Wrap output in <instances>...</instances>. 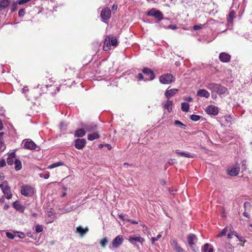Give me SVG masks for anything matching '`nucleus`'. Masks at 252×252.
<instances>
[{"instance_id": "nucleus-44", "label": "nucleus", "mask_w": 252, "mask_h": 252, "mask_svg": "<svg viewBox=\"0 0 252 252\" xmlns=\"http://www.w3.org/2000/svg\"><path fill=\"white\" fill-rule=\"evenodd\" d=\"M161 237V235L158 234L156 237H152L151 238V241L152 242V243L154 244L156 241H158Z\"/></svg>"}, {"instance_id": "nucleus-34", "label": "nucleus", "mask_w": 252, "mask_h": 252, "mask_svg": "<svg viewBox=\"0 0 252 252\" xmlns=\"http://www.w3.org/2000/svg\"><path fill=\"white\" fill-rule=\"evenodd\" d=\"M189 105L188 102H183L181 104L182 110H189Z\"/></svg>"}, {"instance_id": "nucleus-29", "label": "nucleus", "mask_w": 252, "mask_h": 252, "mask_svg": "<svg viewBox=\"0 0 252 252\" xmlns=\"http://www.w3.org/2000/svg\"><path fill=\"white\" fill-rule=\"evenodd\" d=\"M235 13L234 10H231L228 15L227 17V21L229 23L232 24L233 23V20L235 17Z\"/></svg>"}, {"instance_id": "nucleus-38", "label": "nucleus", "mask_w": 252, "mask_h": 252, "mask_svg": "<svg viewBox=\"0 0 252 252\" xmlns=\"http://www.w3.org/2000/svg\"><path fill=\"white\" fill-rule=\"evenodd\" d=\"M3 132H0V145H1L0 146V149H2V147H4V144H3Z\"/></svg>"}, {"instance_id": "nucleus-45", "label": "nucleus", "mask_w": 252, "mask_h": 252, "mask_svg": "<svg viewBox=\"0 0 252 252\" xmlns=\"http://www.w3.org/2000/svg\"><path fill=\"white\" fill-rule=\"evenodd\" d=\"M6 235L8 238L10 239H13L15 237V235L13 233L9 232H7L6 233Z\"/></svg>"}, {"instance_id": "nucleus-13", "label": "nucleus", "mask_w": 252, "mask_h": 252, "mask_svg": "<svg viewBox=\"0 0 252 252\" xmlns=\"http://www.w3.org/2000/svg\"><path fill=\"white\" fill-rule=\"evenodd\" d=\"M230 58V55L225 52L221 53L219 55V59L220 61L223 63H227L229 62Z\"/></svg>"}, {"instance_id": "nucleus-9", "label": "nucleus", "mask_w": 252, "mask_h": 252, "mask_svg": "<svg viewBox=\"0 0 252 252\" xmlns=\"http://www.w3.org/2000/svg\"><path fill=\"white\" fill-rule=\"evenodd\" d=\"M240 171V167L238 165H235L227 169V174L231 176H235L238 174Z\"/></svg>"}, {"instance_id": "nucleus-39", "label": "nucleus", "mask_w": 252, "mask_h": 252, "mask_svg": "<svg viewBox=\"0 0 252 252\" xmlns=\"http://www.w3.org/2000/svg\"><path fill=\"white\" fill-rule=\"evenodd\" d=\"M108 242V239L106 238H104L100 241V243L101 246L103 248L105 247Z\"/></svg>"}, {"instance_id": "nucleus-55", "label": "nucleus", "mask_w": 252, "mask_h": 252, "mask_svg": "<svg viewBox=\"0 0 252 252\" xmlns=\"http://www.w3.org/2000/svg\"><path fill=\"white\" fill-rule=\"evenodd\" d=\"M168 28L170 29L175 30L177 28V26L175 25H170Z\"/></svg>"}, {"instance_id": "nucleus-59", "label": "nucleus", "mask_w": 252, "mask_h": 252, "mask_svg": "<svg viewBox=\"0 0 252 252\" xmlns=\"http://www.w3.org/2000/svg\"><path fill=\"white\" fill-rule=\"evenodd\" d=\"M243 215H244V216L248 218H250V215H249V214L248 213H247L246 212H244L243 213Z\"/></svg>"}, {"instance_id": "nucleus-43", "label": "nucleus", "mask_w": 252, "mask_h": 252, "mask_svg": "<svg viewBox=\"0 0 252 252\" xmlns=\"http://www.w3.org/2000/svg\"><path fill=\"white\" fill-rule=\"evenodd\" d=\"M35 231L37 232H41L43 231V227L42 225H40L39 224H37L35 226Z\"/></svg>"}, {"instance_id": "nucleus-46", "label": "nucleus", "mask_w": 252, "mask_h": 252, "mask_svg": "<svg viewBox=\"0 0 252 252\" xmlns=\"http://www.w3.org/2000/svg\"><path fill=\"white\" fill-rule=\"evenodd\" d=\"M25 9H21L18 12V14L19 17H22L25 15Z\"/></svg>"}, {"instance_id": "nucleus-4", "label": "nucleus", "mask_w": 252, "mask_h": 252, "mask_svg": "<svg viewBox=\"0 0 252 252\" xmlns=\"http://www.w3.org/2000/svg\"><path fill=\"white\" fill-rule=\"evenodd\" d=\"M174 81L173 76L169 73L162 75L159 78L160 82L163 84H169Z\"/></svg>"}, {"instance_id": "nucleus-48", "label": "nucleus", "mask_w": 252, "mask_h": 252, "mask_svg": "<svg viewBox=\"0 0 252 252\" xmlns=\"http://www.w3.org/2000/svg\"><path fill=\"white\" fill-rule=\"evenodd\" d=\"M207 114L210 116H216L218 114L219 111H206Z\"/></svg>"}, {"instance_id": "nucleus-10", "label": "nucleus", "mask_w": 252, "mask_h": 252, "mask_svg": "<svg viewBox=\"0 0 252 252\" xmlns=\"http://www.w3.org/2000/svg\"><path fill=\"white\" fill-rule=\"evenodd\" d=\"M142 72L146 75V77H148L147 79L149 80H153L155 77L154 72L148 68H144L142 70Z\"/></svg>"}, {"instance_id": "nucleus-3", "label": "nucleus", "mask_w": 252, "mask_h": 252, "mask_svg": "<svg viewBox=\"0 0 252 252\" xmlns=\"http://www.w3.org/2000/svg\"><path fill=\"white\" fill-rule=\"evenodd\" d=\"M0 187L2 190L5 197L7 199H10L12 197V194L11 192L10 188L8 185L7 181H3L1 184H0Z\"/></svg>"}, {"instance_id": "nucleus-26", "label": "nucleus", "mask_w": 252, "mask_h": 252, "mask_svg": "<svg viewBox=\"0 0 252 252\" xmlns=\"http://www.w3.org/2000/svg\"><path fill=\"white\" fill-rule=\"evenodd\" d=\"M99 135L97 132H94L93 133L89 134L88 135V139L89 140L92 141L94 139L99 138Z\"/></svg>"}, {"instance_id": "nucleus-37", "label": "nucleus", "mask_w": 252, "mask_h": 252, "mask_svg": "<svg viewBox=\"0 0 252 252\" xmlns=\"http://www.w3.org/2000/svg\"><path fill=\"white\" fill-rule=\"evenodd\" d=\"M228 231V227H225L222 229L221 233L218 235V237H222L226 235V232Z\"/></svg>"}, {"instance_id": "nucleus-57", "label": "nucleus", "mask_w": 252, "mask_h": 252, "mask_svg": "<svg viewBox=\"0 0 252 252\" xmlns=\"http://www.w3.org/2000/svg\"><path fill=\"white\" fill-rule=\"evenodd\" d=\"M172 245H173V246L174 249H175L176 248H177V247L179 246L178 245L177 242V241H176V240H173V244H172Z\"/></svg>"}, {"instance_id": "nucleus-8", "label": "nucleus", "mask_w": 252, "mask_h": 252, "mask_svg": "<svg viewBox=\"0 0 252 252\" xmlns=\"http://www.w3.org/2000/svg\"><path fill=\"white\" fill-rule=\"evenodd\" d=\"M128 241L133 245H136L138 243L142 245L144 239L140 236L133 235L129 237Z\"/></svg>"}, {"instance_id": "nucleus-6", "label": "nucleus", "mask_w": 252, "mask_h": 252, "mask_svg": "<svg viewBox=\"0 0 252 252\" xmlns=\"http://www.w3.org/2000/svg\"><path fill=\"white\" fill-rule=\"evenodd\" d=\"M23 143L24 144V148L26 149L33 150L37 147L35 143L29 139L23 140Z\"/></svg>"}, {"instance_id": "nucleus-5", "label": "nucleus", "mask_w": 252, "mask_h": 252, "mask_svg": "<svg viewBox=\"0 0 252 252\" xmlns=\"http://www.w3.org/2000/svg\"><path fill=\"white\" fill-rule=\"evenodd\" d=\"M21 193L25 196H32L34 193V189L29 185H23L21 187Z\"/></svg>"}, {"instance_id": "nucleus-50", "label": "nucleus", "mask_w": 252, "mask_h": 252, "mask_svg": "<svg viewBox=\"0 0 252 252\" xmlns=\"http://www.w3.org/2000/svg\"><path fill=\"white\" fill-rule=\"evenodd\" d=\"M174 250L177 252H185L184 250L182 248H181L180 246L177 247V248H176Z\"/></svg>"}, {"instance_id": "nucleus-49", "label": "nucleus", "mask_w": 252, "mask_h": 252, "mask_svg": "<svg viewBox=\"0 0 252 252\" xmlns=\"http://www.w3.org/2000/svg\"><path fill=\"white\" fill-rule=\"evenodd\" d=\"M184 100H185L186 102H190L192 101V98L190 96H185L184 97Z\"/></svg>"}, {"instance_id": "nucleus-51", "label": "nucleus", "mask_w": 252, "mask_h": 252, "mask_svg": "<svg viewBox=\"0 0 252 252\" xmlns=\"http://www.w3.org/2000/svg\"><path fill=\"white\" fill-rule=\"evenodd\" d=\"M6 165V162L4 159L0 160V168Z\"/></svg>"}, {"instance_id": "nucleus-42", "label": "nucleus", "mask_w": 252, "mask_h": 252, "mask_svg": "<svg viewBox=\"0 0 252 252\" xmlns=\"http://www.w3.org/2000/svg\"><path fill=\"white\" fill-rule=\"evenodd\" d=\"M237 235L238 234L236 231H232L231 232L228 233V234H227V237L228 239H231L232 238V236L233 235L236 237Z\"/></svg>"}, {"instance_id": "nucleus-35", "label": "nucleus", "mask_w": 252, "mask_h": 252, "mask_svg": "<svg viewBox=\"0 0 252 252\" xmlns=\"http://www.w3.org/2000/svg\"><path fill=\"white\" fill-rule=\"evenodd\" d=\"M137 78L139 81L144 80V81H146L148 80L147 79L148 77H144V76L142 74V73H141L138 74V75L137 76Z\"/></svg>"}, {"instance_id": "nucleus-40", "label": "nucleus", "mask_w": 252, "mask_h": 252, "mask_svg": "<svg viewBox=\"0 0 252 252\" xmlns=\"http://www.w3.org/2000/svg\"><path fill=\"white\" fill-rule=\"evenodd\" d=\"M200 119V116L197 115H192L190 116V119L193 121H197Z\"/></svg>"}, {"instance_id": "nucleus-64", "label": "nucleus", "mask_w": 252, "mask_h": 252, "mask_svg": "<svg viewBox=\"0 0 252 252\" xmlns=\"http://www.w3.org/2000/svg\"><path fill=\"white\" fill-rule=\"evenodd\" d=\"M118 6L117 5L114 4L112 6L113 10H116L117 9Z\"/></svg>"}, {"instance_id": "nucleus-60", "label": "nucleus", "mask_w": 252, "mask_h": 252, "mask_svg": "<svg viewBox=\"0 0 252 252\" xmlns=\"http://www.w3.org/2000/svg\"><path fill=\"white\" fill-rule=\"evenodd\" d=\"M105 146L106 147H107V149H108V150H111V148H112L111 146L110 145L108 144H105Z\"/></svg>"}, {"instance_id": "nucleus-19", "label": "nucleus", "mask_w": 252, "mask_h": 252, "mask_svg": "<svg viewBox=\"0 0 252 252\" xmlns=\"http://www.w3.org/2000/svg\"><path fill=\"white\" fill-rule=\"evenodd\" d=\"M15 158V153H11L8 156L7 159V163L8 165H12L14 162V160Z\"/></svg>"}, {"instance_id": "nucleus-25", "label": "nucleus", "mask_w": 252, "mask_h": 252, "mask_svg": "<svg viewBox=\"0 0 252 252\" xmlns=\"http://www.w3.org/2000/svg\"><path fill=\"white\" fill-rule=\"evenodd\" d=\"M13 207L17 211H23L24 207L18 201H15L13 203Z\"/></svg>"}, {"instance_id": "nucleus-61", "label": "nucleus", "mask_w": 252, "mask_h": 252, "mask_svg": "<svg viewBox=\"0 0 252 252\" xmlns=\"http://www.w3.org/2000/svg\"><path fill=\"white\" fill-rule=\"evenodd\" d=\"M3 127V123L2 122V121L0 120V130L2 129Z\"/></svg>"}, {"instance_id": "nucleus-11", "label": "nucleus", "mask_w": 252, "mask_h": 252, "mask_svg": "<svg viewBox=\"0 0 252 252\" xmlns=\"http://www.w3.org/2000/svg\"><path fill=\"white\" fill-rule=\"evenodd\" d=\"M86 144V139H77L75 140V147L77 149H82L85 146Z\"/></svg>"}, {"instance_id": "nucleus-12", "label": "nucleus", "mask_w": 252, "mask_h": 252, "mask_svg": "<svg viewBox=\"0 0 252 252\" xmlns=\"http://www.w3.org/2000/svg\"><path fill=\"white\" fill-rule=\"evenodd\" d=\"M124 239L121 235L117 236L112 242V246L115 248H118L123 243Z\"/></svg>"}, {"instance_id": "nucleus-21", "label": "nucleus", "mask_w": 252, "mask_h": 252, "mask_svg": "<svg viewBox=\"0 0 252 252\" xmlns=\"http://www.w3.org/2000/svg\"><path fill=\"white\" fill-rule=\"evenodd\" d=\"M111 46H112V45L110 44V43L109 42V39L106 37L104 42L103 50L105 51H108L110 50Z\"/></svg>"}, {"instance_id": "nucleus-54", "label": "nucleus", "mask_w": 252, "mask_h": 252, "mask_svg": "<svg viewBox=\"0 0 252 252\" xmlns=\"http://www.w3.org/2000/svg\"><path fill=\"white\" fill-rule=\"evenodd\" d=\"M49 87L50 88H52V89H56V91L57 92H58L60 91V87H59L55 86H53L52 85L49 86Z\"/></svg>"}, {"instance_id": "nucleus-16", "label": "nucleus", "mask_w": 252, "mask_h": 252, "mask_svg": "<svg viewBox=\"0 0 252 252\" xmlns=\"http://www.w3.org/2000/svg\"><path fill=\"white\" fill-rule=\"evenodd\" d=\"M178 92V90L177 89H167L165 91L164 95L167 98H169L176 94Z\"/></svg>"}, {"instance_id": "nucleus-24", "label": "nucleus", "mask_w": 252, "mask_h": 252, "mask_svg": "<svg viewBox=\"0 0 252 252\" xmlns=\"http://www.w3.org/2000/svg\"><path fill=\"white\" fill-rule=\"evenodd\" d=\"M10 4L9 0H0V8L5 9Z\"/></svg>"}, {"instance_id": "nucleus-58", "label": "nucleus", "mask_w": 252, "mask_h": 252, "mask_svg": "<svg viewBox=\"0 0 252 252\" xmlns=\"http://www.w3.org/2000/svg\"><path fill=\"white\" fill-rule=\"evenodd\" d=\"M19 234L18 235V237L21 238H23L25 237V234L23 233V232H18Z\"/></svg>"}, {"instance_id": "nucleus-56", "label": "nucleus", "mask_w": 252, "mask_h": 252, "mask_svg": "<svg viewBox=\"0 0 252 252\" xmlns=\"http://www.w3.org/2000/svg\"><path fill=\"white\" fill-rule=\"evenodd\" d=\"M236 237L239 239V240L241 242H245V238L243 237L240 236L238 235H237Z\"/></svg>"}, {"instance_id": "nucleus-53", "label": "nucleus", "mask_w": 252, "mask_h": 252, "mask_svg": "<svg viewBox=\"0 0 252 252\" xmlns=\"http://www.w3.org/2000/svg\"><path fill=\"white\" fill-rule=\"evenodd\" d=\"M29 91V89H28V87L27 86H25L24 87V88L22 89V93L23 94H26L27 92Z\"/></svg>"}, {"instance_id": "nucleus-31", "label": "nucleus", "mask_w": 252, "mask_h": 252, "mask_svg": "<svg viewBox=\"0 0 252 252\" xmlns=\"http://www.w3.org/2000/svg\"><path fill=\"white\" fill-rule=\"evenodd\" d=\"M172 105H173L172 101L168 100L164 104L163 108L164 109H167V110H170L172 109Z\"/></svg>"}, {"instance_id": "nucleus-41", "label": "nucleus", "mask_w": 252, "mask_h": 252, "mask_svg": "<svg viewBox=\"0 0 252 252\" xmlns=\"http://www.w3.org/2000/svg\"><path fill=\"white\" fill-rule=\"evenodd\" d=\"M39 176L41 178H44L45 179H47L49 177V172H47V173H46L45 174L40 173V174H39Z\"/></svg>"}, {"instance_id": "nucleus-63", "label": "nucleus", "mask_w": 252, "mask_h": 252, "mask_svg": "<svg viewBox=\"0 0 252 252\" xmlns=\"http://www.w3.org/2000/svg\"><path fill=\"white\" fill-rule=\"evenodd\" d=\"M242 168L243 169H245L246 168V164H245V163H244V161H243V163L242 165Z\"/></svg>"}, {"instance_id": "nucleus-30", "label": "nucleus", "mask_w": 252, "mask_h": 252, "mask_svg": "<svg viewBox=\"0 0 252 252\" xmlns=\"http://www.w3.org/2000/svg\"><path fill=\"white\" fill-rule=\"evenodd\" d=\"M15 164V169L16 170L18 171L20 170L22 168V163L21 161L19 159H15L14 161Z\"/></svg>"}, {"instance_id": "nucleus-28", "label": "nucleus", "mask_w": 252, "mask_h": 252, "mask_svg": "<svg viewBox=\"0 0 252 252\" xmlns=\"http://www.w3.org/2000/svg\"><path fill=\"white\" fill-rule=\"evenodd\" d=\"M86 134V131L84 130V129H77L75 133V136L79 137H83L84 135H85Z\"/></svg>"}, {"instance_id": "nucleus-62", "label": "nucleus", "mask_w": 252, "mask_h": 252, "mask_svg": "<svg viewBox=\"0 0 252 252\" xmlns=\"http://www.w3.org/2000/svg\"><path fill=\"white\" fill-rule=\"evenodd\" d=\"M4 178V175L2 173L0 172V180H2Z\"/></svg>"}, {"instance_id": "nucleus-14", "label": "nucleus", "mask_w": 252, "mask_h": 252, "mask_svg": "<svg viewBox=\"0 0 252 252\" xmlns=\"http://www.w3.org/2000/svg\"><path fill=\"white\" fill-rule=\"evenodd\" d=\"M88 231L89 228L88 227L84 228L82 226H79L76 227V232L79 233L81 237H83Z\"/></svg>"}, {"instance_id": "nucleus-18", "label": "nucleus", "mask_w": 252, "mask_h": 252, "mask_svg": "<svg viewBox=\"0 0 252 252\" xmlns=\"http://www.w3.org/2000/svg\"><path fill=\"white\" fill-rule=\"evenodd\" d=\"M47 217L48 222L51 223L56 218V215L52 211H48L47 213Z\"/></svg>"}, {"instance_id": "nucleus-52", "label": "nucleus", "mask_w": 252, "mask_h": 252, "mask_svg": "<svg viewBox=\"0 0 252 252\" xmlns=\"http://www.w3.org/2000/svg\"><path fill=\"white\" fill-rule=\"evenodd\" d=\"M201 28H202L201 25H194L193 27V29L195 31H197V30H200V29H201Z\"/></svg>"}, {"instance_id": "nucleus-1", "label": "nucleus", "mask_w": 252, "mask_h": 252, "mask_svg": "<svg viewBox=\"0 0 252 252\" xmlns=\"http://www.w3.org/2000/svg\"><path fill=\"white\" fill-rule=\"evenodd\" d=\"M207 88L211 90L212 93H216L220 95L224 94L227 92L226 88L216 83H210L207 85Z\"/></svg>"}, {"instance_id": "nucleus-15", "label": "nucleus", "mask_w": 252, "mask_h": 252, "mask_svg": "<svg viewBox=\"0 0 252 252\" xmlns=\"http://www.w3.org/2000/svg\"><path fill=\"white\" fill-rule=\"evenodd\" d=\"M197 238L194 234H189L188 236V241L189 244L191 247H192L193 245H194L195 243L197 241Z\"/></svg>"}, {"instance_id": "nucleus-2", "label": "nucleus", "mask_w": 252, "mask_h": 252, "mask_svg": "<svg viewBox=\"0 0 252 252\" xmlns=\"http://www.w3.org/2000/svg\"><path fill=\"white\" fill-rule=\"evenodd\" d=\"M147 15L154 17L158 21H160L163 19V15L162 12L160 10L154 8L148 12Z\"/></svg>"}, {"instance_id": "nucleus-20", "label": "nucleus", "mask_w": 252, "mask_h": 252, "mask_svg": "<svg viewBox=\"0 0 252 252\" xmlns=\"http://www.w3.org/2000/svg\"><path fill=\"white\" fill-rule=\"evenodd\" d=\"M97 125L92 124L84 126V128L87 131H93L97 128Z\"/></svg>"}, {"instance_id": "nucleus-23", "label": "nucleus", "mask_w": 252, "mask_h": 252, "mask_svg": "<svg viewBox=\"0 0 252 252\" xmlns=\"http://www.w3.org/2000/svg\"><path fill=\"white\" fill-rule=\"evenodd\" d=\"M202 251L203 252H213L214 249L209 244L204 245Z\"/></svg>"}, {"instance_id": "nucleus-7", "label": "nucleus", "mask_w": 252, "mask_h": 252, "mask_svg": "<svg viewBox=\"0 0 252 252\" xmlns=\"http://www.w3.org/2000/svg\"><path fill=\"white\" fill-rule=\"evenodd\" d=\"M100 16L103 21L109 19L111 16V10L108 7L103 8L101 12Z\"/></svg>"}, {"instance_id": "nucleus-47", "label": "nucleus", "mask_w": 252, "mask_h": 252, "mask_svg": "<svg viewBox=\"0 0 252 252\" xmlns=\"http://www.w3.org/2000/svg\"><path fill=\"white\" fill-rule=\"evenodd\" d=\"M205 110H218V108L212 105L208 106Z\"/></svg>"}, {"instance_id": "nucleus-33", "label": "nucleus", "mask_w": 252, "mask_h": 252, "mask_svg": "<svg viewBox=\"0 0 252 252\" xmlns=\"http://www.w3.org/2000/svg\"><path fill=\"white\" fill-rule=\"evenodd\" d=\"M138 223V221L127 219V227L131 225L136 226Z\"/></svg>"}, {"instance_id": "nucleus-36", "label": "nucleus", "mask_w": 252, "mask_h": 252, "mask_svg": "<svg viewBox=\"0 0 252 252\" xmlns=\"http://www.w3.org/2000/svg\"><path fill=\"white\" fill-rule=\"evenodd\" d=\"M63 164V163L61 162H56V163H54L52 164H51L49 166V169H52V168H55V167H57L58 166H59L60 165H62Z\"/></svg>"}, {"instance_id": "nucleus-27", "label": "nucleus", "mask_w": 252, "mask_h": 252, "mask_svg": "<svg viewBox=\"0 0 252 252\" xmlns=\"http://www.w3.org/2000/svg\"><path fill=\"white\" fill-rule=\"evenodd\" d=\"M176 154L178 155L179 156H180L181 157H184L186 158H193V156L191 155L189 153L183 152H180L179 150H176L175 152Z\"/></svg>"}, {"instance_id": "nucleus-17", "label": "nucleus", "mask_w": 252, "mask_h": 252, "mask_svg": "<svg viewBox=\"0 0 252 252\" xmlns=\"http://www.w3.org/2000/svg\"><path fill=\"white\" fill-rule=\"evenodd\" d=\"M197 95L208 98L210 96V94L205 89H199L197 92Z\"/></svg>"}, {"instance_id": "nucleus-22", "label": "nucleus", "mask_w": 252, "mask_h": 252, "mask_svg": "<svg viewBox=\"0 0 252 252\" xmlns=\"http://www.w3.org/2000/svg\"><path fill=\"white\" fill-rule=\"evenodd\" d=\"M106 37L109 39V42L110 43V44L112 45V46L114 47L117 46L118 41L115 37L113 36H111L110 35L107 36Z\"/></svg>"}, {"instance_id": "nucleus-32", "label": "nucleus", "mask_w": 252, "mask_h": 252, "mask_svg": "<svg viewBox=\"0 0 252 252\" xmlns=\"http://www.w3.org/2000/svg\"><path fill=\"white\" fill-rule=\"evenodd\" d=\"M174 124L175 126L177 127H181L184 129H186V126L180 121L175 120L174 122Z\"/></svg>"}]
</instances>
